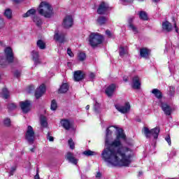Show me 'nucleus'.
I'll list each match as a JSON object with an SVG mask.
<instances>
[{
	"mask_svg": "<svg viewBox=\"0 0 179 179\" xmlns=\"http://www.w3.org/2000/svg\"><path fill=\"white\" fill-rule=\"evenodd\" d=\"M31 152H34V148H31Z\"/></svg>",
	"mask_w": 179,
	"mask_h": 179,
	"instance_id": "680f3d73",
	"label": "nucleus"
},
{
	"mask_svg": "<svg viewBox=\"0 0 179 179\" xmlns=\"http://www.w3.org/2000/svg\"><path fill=\"white\" fill-rule=\"evenodd\" d=\"M142 174H143V173L142 171L138 172V176H142Z\"/></svg>",
	"mask_w": 179,
	"mask_h": 179,
	"instance_id": "bf43d9fd",
	"label": "nucleus"
},
{
	"mask_svg": "<svg viewBox=\"0 0 179 179\" xmlns=\"http://www.w3.org/2000/svg\"><path fill=\"white\" fill-rule=\"evenodd\" d=\"M67 54L69 55V57H73V53L72 52V50L69 48L67 49Z\"/></svg>",
	"mask_w": 179,
	"mask_h": 179,
	"instance_id": "de8ad7c7",
	"label": "nucleus"
},
{
	"mask_svg": "<svg viewBox=\"0 0 179 179\" xmlns=\"http://www.w3.org/2000/svg\"><path fill=\"white\" fill-rule=\"evenodd\" d=\"M15 3H20L23 0H12Z\"/></svg>",
	"mask_w": 179,
	"mask_h": 179,
	"instance_id": "864d4df0",
	"label": "nucleus"
},
{
	"mask_svg": "<svg viewBox=\"0 0 179 179\" xmlns=\"http://www.w3.org/2000/svg\"><path fill=\"white\" fill-rule=\"evenodd\" d=\"M37 47L40 48V50H45V43L42 40H38L36 43Z\"/></svg>",
	"mask_w": 179,
	"mask_h": 179,
	"instance_id": "7c9ffc66",
	"label": "nucleus"
},
{
	"mask_svg": "<svg viewBox=\"0 0 179 179\" xmlns=\"http://www.w3.org/2000/svg\"><path fill=\"white\" fill-rule=\"evenodd\" d=\"M73 79L75 82H80L83 79H85V73L82 71H76L73 73Z\"/></svg>",
	"mask_w": 179,
	"mask_h": 179,
	"instance_id": "2eb2a0df",
	"label": "nucleus"
},
{
	"mask_svg": "<svg viewBox=\"0 0 179 179\" xmlns=\"http://www.w3.org/2000/svg\"><path fill=\"white\" fill-rule=\"evenodd\" d=\"M31 55L33 57V61L34 62V66H37V65H41V60L40 59V55H38V52L33 50L31 52Z\"/></svg>",
	"mask_w": 179,
	"mask_h": 179,
	"instance_id": "4468645a",
	"label": "nucleus"
},
{
	"mask_svg": "<svg viewBox=\"0 0 179 179\" xmlns=\"http://www.w3.org/2000/svg\"><path fill=\"white\" fill-rule=\"evenodd\" d=\"M139 17L142 20H148V14L145 11H141L139 13Z\"/></svg>",
	"mask_w": 179,
	"mask_h": 179,
	"instance_id": "72a5a7b5",
	"label": "nucleus"
},
{
	"mask_svg": "<svg viewBox=\"0 0 179 179\" xmlns=\"http://www.w3.org/2000/svg\"><path fill=\"white\" fill-rule=\"evenodd\" d=\"M37 11L41 16H43V17H45L46 19H50V17L54 16L52 6H51L47 1H42L37 8Z\"/></svg>",
	"mask_w": 179,
	"mask_h": 179,
	"instance_id": "f03ea898",
	"label": "nucleus"
},
{
	"mask_svg": "<svg viewBox=\"0 0 179 179\" xmlns=\"http://www.w3.org/2000/svg\"><path fill=\"white\" fill-rule=\"evenodd\" d=\"M32 20L36 26H37V27H41L43 24V20L41 19V17H40V16L34 15V17H32Z\"/></svg>",
	"mask_w": 179,
	"mask_h": 179,
	"instance_id": "4be33fe9",
	"label": "nucleus"
},
{
	"mask_svg": "<svg viewBox=\"0 0 179 179\" xmlns=\"http://www.w3.org/2000/svg\"><path fill=\"white\" fill-rule=\"evenodd\" d=\"M41 125L43 128H47V125H48V123L47 122V118L45 116H41Z\"/></svg>",
	"mask_w": 179,
	"mask_h": 179,
	"instance_id": "cd10ccee",
	"label": "nucleus"
},
{
	"mask_svg": "<svg viewBox=\"0 0 179 179\" xmlns=\"http://www.w3.org/2000/svg\"><path fill=\"white\" fill-rule=\"evenodd\" d=\"M174 27L176 33H178V28L177 27V24L174 23Z\"/></svg>",
	"mask_w": 179,
	"mask_h": 179,
	"instance_id": "6e6d98bb",
	"label": "nucleus"
},
{
	"mask_svg": "<svg viewBox=\"0 0 179 179\" xmlns=\"http://www.w3.org/2000/svg\"><path fill=\"white\" fill-rule=\"evenodd\" d=\"M89 108H90V106L87 105V106L85 107V109L87 110H89Z\"/></svg>",
	"mask_w": 179,
	"mask_h": 179,
	"instance_id": "13d9d810",
	"label": "nucleus"
},
{
	"mask_svg": "<svg viewBox=\"0 0 179 179\" xmlns=\"http://www.w3.org/2000/svg\"><path fill=\"white\" fill-rule=\"evenodd\" d=\"M47 139H48V141H50V142H54V137H52V136H51L50 132H48L47 134Z\"/></svg>",
	"mask_w": 179,
	"mask_h": 179,
	"instance_id": "79ce46f5",
	"label": "nucleus"
},
{
	"mask_svg": "<svg viewBox=\"0 0 179 179\" xmlns=\"http://www.w3.org/2000/svg\"><path fill=\"white\" fill-rule=\"evenodd\" d=\"M133 89L139 90L141 89V78L139 76H136L132 79V85Z\"/></svg>",
	"mask_w": 179,
	"mask_h": 179,
	"instance_id": "f3484780",
	"label": "nucleus"
},
{
	"mask_svg": "<svg viewBox=\"0 0 179 179\" xmlns=\"http://www.w3.org/2000/svg\"><path fill=\"white\" fill-rule=\"evenodd\" d=\"M3 122L4 125H6V127H9L10 125V119H5Z\"/></svg>",
	"mask_w": 179,
	"mask_h": 179,
	"instance_id": "c03bdc74",
	"label": "nucleus"
},
{
	"mask_svg": "<svg viewBox=\"0 0 179 179\" xmlns=\"http://www.w3.org/2000/svg\"><path fill=\"white\" fill-rule=\"evenodd\" d=\"M143 131L146 138L153 136L155 139H157V138H159V134L160 133V129L159 127H155L151 130H149V128L145 127H143Z\"/></svg>",
	"mask_w": 179,
	"mask_h": 179,
	"instance_id": "20e7f679",
	"label": "nucleus"
},
{
	"mask_svg": "<svg viewBox=\"0 0 179 179\" xmlns=\"http://www.w3.org/2000/svg\"><path fill=\"white\" fill-rule=\"evenodd\" d=\"M68 90H69V87L66 83H64L62 85L58 92L59 93H66Z\"/></svg>",
	"mask_w": 179,
	"mask_h": 179,
	"instance_id": "bb28decb",
	"label": "nucleus"
},
{
	"mask_svg": "<svg viewBox=\"0 0 179 179\" xmlns=\"http://www.w3.org/2000/svg\"><path fill=\"white\" fill-rule=\"evenodd\" d=\"M36 12L37 10H36V9L31 8L26 13L23 14L22 16L23 17H29V16H31V19H33L34 16H37V15H36Z\"/></svg>",
	"mask_w": 179,
	"mask_h": 179,
	"instance_id": "5701e85b",
	"label": "nucleus"
},
{
	"mask_svg": "<svg viewBox=\"0 0 179 179\" xmlns=\"http://www.w3.org/2000/svg\"><path fill=\"white\" fill-rule=\"evenodd\" d=\"M100 177H101V173H100V172H98L96 175V178H100Z\"/></svg>",
	"mask_w": 179,
	"mask_h": 179,
	"instance_id": "5fc2aeb1",
	"label": "nucleus"
},
{
	"mask_svg": "<svg viewBox=\"0 0 179 179\" xmlns=\"http://www.w3.org/2000/svg\"><path fill=\"white\" fill-rule=\"evenodd\" d=\"M138 1H143V0H138Z\"/></svg>",
	"mask_w": 179,
	"mask_h": 179,
	"instance_id": "0e129e2a",
	"label": "nucleus"
},
{
	"mask_svg": "<svg viewBox=\"0 0 179 179\" xmlns=\"http://www.w3.org/2000/svg\"><path fill=\"white\" fill-rule=\"evenodd\" d=\"M54 40H55V41H59V43H65V41H66L65 39V34L55 31Z\"/></svg>",
	"mask_w": 179,
	"mask_h": 179,
	"instance_id": "9d476101",
	"label": "nucleus"
},
{
	"mask_svg": "<svg viewBox=\"0 0 179 179\" xmlns=\"http://www.w3.org/2000/svg\"><path fill=\"white\" fill-rule=\"evenodd\" d=\"M122 1H125V0H122Z\"/></svg>",
	"mask_w": 179,
	"mask_h": 179,
	"instance_id": "69168bd1",
	"label": "nucleus"
},
{
	"mask_svg": "<svg viewBox=\"0 0 179 179\" xmlns=\"http://www.w3.org/2000/svg\"><path fill=\"white\" fill-rule=\"evenodd\" d=\"M57 101L55 99H53L51 102L50 110H52V111H55V110H57Z\"/></svg>",
	"mask_w": 179,
	"mask_h": 179,
	"instance_id": "e433bc0d",
	"label": "nucleus"
},
{
	"mask_svg": "<svg viewBox=\"0 0 179 179\" xmlns=\"http://www.w3.org/2000/svg\"><path fill=\"white\" fill-rule=\"evenodd\" d=\"M66 160L69 162V163H72L73 164H78V160L75 157H73V153L69 152L66 156Z\"/></svg>",
	"mask_w": 179,
	"mask_h": 179,
	"instance_id": "aec40b11",
	"label": "nucleus"
},
{
	"mask_svg": "<svg viewBox=\"0 0 179 179\" xmlns=\"http://www.w3.org/2000/svg\"><path fill=\"white\" fill-rule=\"evenodd\" d=\"M31 90H34V87L32 85L29 87V90L28 91V92L31 93Z\"/></svg>",
	"mask_w": 179,
	"mask_h": 179,
	"instance_id": "603ef678",
	"label": "nucleus"
},
{
	"mask_svg": "<svg viewBox=\"0 0 179 179\" xmlns=\"http://www.w3.org/2000/svg\"><path fill=\"white\" fill-rule=\"evenodd\" d=\"M116 87L115 84H112L106 89L105 93L107 94L108 97H111V96L114 94Z\"/></svg>",
	"mask_w": 179,
	"mask_h": 179,
	"instance_id": "a211bd4d",
	"label": "nucleus"
},
{
	"mask_svg": "<svg viewBox=\"0 0 179 179\" xmlns=\"http://www.w3.org/2000/svg\"><path fill=\"white\" fill-rule=\"evenodd\" d=\"M103 41L104 38L103 37V36L98 33H92L90 35V45H91V47H93L94 48V47H97V45H99V44H101Z\"/></svg>",
	"mask_w": 179,
	"mask_h": 179,
	"instance_id": "7ed1b4c3",
	"label": "nucleus"
},
{
	"mask_svg": "<svg viewBox=\"0 0 179 179\" xmlns=\"http://www.w3.org/2000/svg\"><path fill=\"white\" fill-rule=\"evenodd\" d=\"M162 30L166 33H170L173 31V25L168 21L162 22Z\"/></svg>",
	"mask_w": 179,
	"mask_h": 179,
	"instance_id": "6ab92c4d",
	"label": "nucleus"
},
{
	"mask_svg": "<svg viewBox=\"0 0 179 179\" xmlns=\"http://www.w3.org/2000/svg\"><path fill=\"white\" fill-rule=\"evenodd\" d=\"M151 93H152V94L155 95L157 99H160L163 97V94H162V92L159 89H153L151 91Z\"/></svg>",
	"mask_w": 179,
	"mask_h": 179,
	"instance_id": "b1692460",
	"label": "nucleus"
},
{
	"mask_svg": "<svg viewBox=\"0 0 179 179\" xmlns=\"http://www.w3.org/2000/svg\"><path fill=\"white\" fill-rule=\"evenodd\" d=\"M124 82H128L127 79H124Z\"/></svg>",
	"mask_w": 179,
	"mask_h": 179,
	"instance_id": "e2e57ef3",
	"label": "nucleus"
},
{
	"mask_svg": "<svg viewBox=\"0 0 179 179\" xmlns=\"http://www.w3.org/2000/svg\"><path fill=\"white\" fill-rule=\"evenodd\" d=\"M1 97L3 99H9V91H8V89L3 88L2 90Z\"/></svg>",
	"mask_w": 179,
	"mask_h": 179,
	"instance_id": "c85d7f7f",
	"label": "nucleus"
},
{
	"mask_svg": "<svg viewBox=\"0 0 179 179\" xmlns=\"http://www.w3.org/2000/svg\"><path fill=\"white\" fill-rule=\"evenodd\" d=\"M83 155H85V156H96V155H97V152L88 150L84 151L83 152Z\"/></svg>",
	"mask_w": 179,
	"mask_h": 179,
	"instance_id": "473e14b6",
	"label": "nucleus"
},
{
	"mask_svg": "<svg viewBox=\"0 0 179 179\" xmlns=\"http://www.w3.org/2000/svg\"><path fill=\"white\" fill-rule=\"evenodd\" d=\"M97 23H99L100 25L104 24L106 22H107V18L103 16H100L96 20Z\"/></svg>",
	"mask_w": 179,
	"mask_h": 179,
	"instance_id": "2f4dec72",
	"label": "nucleus"
},
{
	"mask_svg": "<svg viewBox=\"0 0 179 179\" xmlns=\"http://www.w3.org/2000/svg\"><path fill=\"white\" fill-rule=\"evenodd\" d=\"M106 34H107L108 37H113V34H111V31H110L109 30H106Z\"/></svg>",
	"mask_w": 179,
	"mask_h": 179,
	"instance_id": "09e8293b",
	"label": "nucleus"
},
{
	"mask_svg": "<svg viewBox=\"0 0 179 179\" xmlns=\"http://www.w3.org/2000/svg\"><path fill=\"white\" fill-rule=\"evenodd\" d=\"M25 139L29 145L34 143V130L31 126H28L27 132L25 134Z\"/></svg>",
	"mask_w": 179,
	"mask_h": 179,
	"instance_id": "39448f33",
	"label": "nucleus"
},
{
	"mask_svg": "<svg viewBox=\"0 0 179 179\" xmlns=\"http://www.w3.org/2000/svg\"><path fill=\"white\" fill-rule=\"evenodd\" d=\"M4 16L7 19H12V10L10 8H7L4 11Z\"/></svg>",
	"mask_w": 179,
	"mask_h": 179,
	"instance_id": "c756f323",
	"label": "nucleus"
},
{
	"mask_svg": "<svg viewBox=\"0 0 179 179\" xmlns=\"http://www.w3.org/2000/svg\"><path fill=\"white\" fill-rule=\"evenodd\" d=\"M154 2H159L160 0H153Z\"/></svg>",
	"mask_w": 179,
	"mask_h": 179,
	"instance_id": "052dcab7",
	"label": "nucleus"
},
{
	"mask_svg": "<svg viewBox=\"0 0 179 179\" xmlns=\"http://www.w3.org/2000/svg\"><path fill=\"white\" fill-rule=\"evenodd\" d=\"M160 107L165 115H171L172 109L171 107L169 106V104H167L166 103L161 102Z\"/></svg>",
	"mask_w": 179,
	"mask_h": 179,
	"instance_id": "ddd939ff",
	"label": "nucleus"
},
{
	"mask_svg": "<svg viewBox=\"0 0 179 179\" xmlns=\"http://www.w3.org/2000/svg\"><path fill=\"white\" fill-rule=\"evenodd\" d=\"M94 110L95 113H99L100 111V103L96 102L94 106Z\"/></svg>",
	"mask_w": 179,
	"mask_h": 179,
	"instance_id": "a19ab883",
	"label": "nucleus"
},
{
	"mask_svg": "<svg viewBox=\"0 0 179 179\" xmlns=\"http://www.w3.org/2000/svg\"><path fill=\"white\" fill-rule=\"evenodd\" d=\"M20 75H22V71H20L16 70L14 72V76L15 78H20Z\"/></svg>",
	"mask_w": 179,
	"mask_h": 179,
	"instance_id": "37998d69",
	"label": "nucleus"
},
{
	"mask_svg": "<svg viewBox=\"0 0 179 179\" xmlns=\"http://www.w3.org/2000/svg\"><path fill=\"white\" fill-rule=\"evenodd\" d=\"M109 6L108 4L102 2L101 3V4L99 5L98 9H97V13L99 15H104V13H106V12H107V10H108L109 9Z\"/></svg>",
	"mask_w": 179,
	"mask_h": 179,
	"instance_id": "f8f14e48",
	"label": "nucleus"
},
{
	"mask_svg": "<svg viewBox=\"0 0 179 179\" xmlns=\"http://www.w3.org/2000/svg\"><path fill=\"white\" fill-rule=\"evenodd\" d=\"M63 26L65 29H69L73 26V17L71 15H66L63 20Z\"/></svg>",
	"mask_w": 179,
	"mask_h": 179,
	"instance_id": "6e6552de",
	"label": "nucleus"
},
{
	"mask_svg": "<svg viewBox=\"0 0 179 179\" xmlns=\"http://www.w3.org/2000/svg\"><path fill=\"white\" fill-rule=\"evenodd\" d=\"M45 93V85H41L35 92L36 99H40Z\"/></svg>",
	"mask_w": 179,
	"mask_h": 179,
	"instance_id": "dca6fc26",
	"label": "nucleus"
},
{
	"mask_svg": "<svg viewBox=\"0 0 179 179\" xmlns=\"http://www.w3.org/2000/svg\"><path fill=\"white\" fill-rule=\"evenodd\" d=\"M169 71H170L171 73H174V70L173 69H171V67H169Z\"/></svg>",
	"mask_w": 179,
	"mask_h": 179,
	"instance_id": "4d7b16f0",
	"label": "nucleus"
},
{
	"mask_svg": "<svg viewBox=\"0 0 179 179\" xmlns=\"http://www.w3.org/2000/svg\"><path fill=\"white\" fill-rule=\"evenodd\" d=\"M168 94L170 97H173L176 94V88L174 87H169Z\"/></svg>",
	"mask_w": 179,
	"mask_h": 179,
	"instance_id": "f704fd0d",
	"label": "nucleus"
},
{
	"mask_svg": "<svg viewBox=\"0 0 179 179\" xmlns=\"http://www.w3.org/2000/svg\"><path fill=\"white\" fill-rule=\"evenodd\" d=\"M165 140L166 141V142H168V144L169 145V146L171 145V138L169 137V136H168L167 137L165 138Z\"/></svg>",
	"mask_w": 179,
	"mask_h": 179,
	"instance_id": "49530a36",
	"label": "nucleus"
},
{
	"mask_svg": "<svg viewBox=\"0 0 179 179\" xmlns=\"http://www.w3.org/2000/svg\"><path fill=\"white\" fill-rule=\"evenodd\" d=\"M20 106L22 112L24 113V114H27V113L30 111V106H31V103H30V101H21L20 102Z\"/></svg>",
	"mask_w": 179,
	"mask_h": 179,
	"instance_id": "1a4fd4ad",
	"label": "nucleus"
},
{
	"mask_svg": "<svg viewBox=\"0 0 179 179\" xmlns=\"http://www.w3.org/2000/svg\"><path fill=\"white\" fill-rule=\"evenodd\" d=\"M69 147H70V149H75V143L73 142V140L72 138H70L69 140Z\"/></svg>",
	"mask_w": 179,
	"mask_h": 179,
	"instance_id": "ea45409f",
	"label": "nucleus"
},
{
	"mask_svg": "<svg viewBox=\"0 0 179 179\" xmlns=\"http://www.w3.org/2000/svg\"><path fill=\"white\" fill-rule=\"evenodd\" d=\"M140 55L142 58H149V55H150V50L146 48L140 49Z\"/></svg>",
	"mask_w": 179,
	"mask_h": 179,
	"instance_id": "412c9836",
	"label": "nucleus"
},
{
	"mask_svg": "<svg viewBox=\"0 0 179 179\" xmlns=\"http://www.w3.org/2000/svg\"><path fill=\"white\" fill-rule=\"evenodd\" d=\"M134 20V18H129L128 20L129 22V27L131 30H132V31L134 33V34H136V33H138V29H136V27L132 24V21Z\"/></svg>",
	"mask_w": 179,
	"mask_h": 179,
	"instance_id": "393cba45",
	"label": "nucleus"
},
{
	"mask_svg": "<svg viewBox=\"0 0 179 179\" xmlns=\"http://www.w3.org/2000/svg\"><path fill=\"white\" fill-rule=\"evenodd\" d=\"M8 108L10 111H13V110H16L17 108V105L15 103H10L8 104Z\"/></svg>",
	"mask_w": 179,
	"mask_h": 179,
	"instance_id": "c9c22d12",
	"label": "nucleus"
},
{
	"mask_svg": "<svg viewBox=\"0 0 179 179\" xmlns=\"http://www.w3.org/2000/svg\"><path fill=\"white\" fill-rule=\"evenodd\" d=\"M96 76L94 75V73H91L90 74V79H94V77H95Z\"/></svg>",
	"mask_w": 179,
	"mask_h": 179,
	"instance_id": "3c124183",
	"label": "nucleus"
},
{
	"mask_svg": "<svg viewBox=\"0 0 179 179\" xmlns=\"http://www.w3.org/2000/svg\"><path fill=\"white\" fill-rule=\"evenodd\" d=\"M15 171H16V166H13L9 172L10 176H13Z\"/></svg>",
	"mask_w": 179,
	"mask_h": 179,
	"instance_id": "a18cd8bd",
	"label": "nucleus"
},
{
	"mask_svg": "<svg viewBox=\"0 0 179 179\" xmlns=\"http://www.w3.org/2000/svg\"><path fill=\"white\" fill-rule=\"evenodd\" d=\"M6 24V22H5V20L0 16V30L1 29H3Z\"/></svg>",
	"mask_w": 179,
	"mask_h": 179,
	"instance_id": "58836bf2",
	"label": "nucleus"
},
{
	"mask_svg": "<svg viewBox=\"0 0 179 179\" xmlns=\"http://www.w3.org/2000/svg\"><path fill=\"white\" fill-rule=\"evenodd\" d=\"M111 127H109L106 129V148L102 151L101 157L109 166L128 167L132 162L131 159L134 156V151L129 148L122 146L120 139L127 141V136L124 134L122 129L117 130L116 139L110 143V135L113 134L110 130Z\"/></svg>",
	"mask_w": 179,
	"mask_h": 179,
	"instance_id": "f257e3e1",
	"label": "nucleus"
},
{
	"mask_svg": "<svg viewBox=\"0 0 179 179\" xmlns=\"http://www.w3.org/2000/svg\"><path fill=\"white\" fill-rule=\"evenodd\" d=\"M119 54L120 57H124V55H127V54H128V48L120 46L119 48Z\"/></svg>",
	"mask_w": 179,
	"mask_h": 179,
	"instance_id": "a878e982",
	"label": "nucleus"
},
{
	"mask_svg": "<svg viewBox=\"0 0 179 179\" xmlns=\"http://www.w3.org/2000/svg\"><path fill=\"white\" fill-rule=\"evenodd\" d=\"M62 127L64 128L66 131H69V129L73 128V123L69 121L67 119H62L60 122Z\"/></svg>",
	"mask_w": 179,
	"mask_h": 179,
	"instance_id": "9b49d317",
	"label": "nucleus"
},
{
	"mask_svg": "<svg viewBox=\"0 0 179 179\" xmlns=\"http://www.w3.org/2000/svg\"><path fill=\"white\" fill-rule=\"evenodd\" d=\"M78 59L79 61L83 62L85 59H86V53L85 52H80L78 53Z\"/></svg>",
	"mask_w": 179,
	"mask_h": 179,
	"instance_id": "4c0bfd02",
	"label": "nucleus"
},
{
	"mask_svg": "<svg viewBox=\"0 0 179 179\" xmlns=\"http://www.w3.org/2000/svg\"><path fill=\"white\" fill-rule=\"evenodd\" d=\"M34 179H40V175H38V170H37L36 175L34 176Z\"/></svg>",
	"mask_w": 179,
	"mask_h": 179,
	"instance_id": "8fccbe9b",
	"label": "nucleus"
},
{
	"mask_svg": "<svg viewBox=\"0 0 179 179\" xmlns=\"http://www.w3.org/2000/svg\"><path fill=\"white\" fill-rule=\"evenodd\" d=\"M4 55L6 57V61L9 64H12L13 62V60L15 59V57H13V50L10 47H7L4 50Z\"/></svg>",
	"mask_w": 179,
	"mask_h": 179,
	"instance_id": "423d86ee",
	"label": "nucleus"
},
{
	"mask_svg": "<svg viewBox=\"0 0 179 179\" xmlns=\"http://www.w3.org/2000/svg\"><path fill=\"white\" fill-rule=\"evenodd\" d=\"M115 107L117 111L122 113V114H126L131 110V105L129 103L127 102L124 105L122 106L120 104L115 105Z\"/></svg>",
	"mask_w": 179,
	"mask_h": 179,
	"instance_id": "0eeeda50",
	"label": "nucleus"
}]
</instances>
